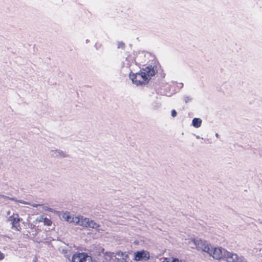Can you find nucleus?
I'll list each match as a JSON object with an SVG mask.
<instances>
[{
    "label": "nucleus",
    "instance_id": "obj_19",
    "mask_svg": "<svg viewBox=\"0 0 262 262\" xmlns=\"http://www.w3.org/2000/svg\"><path fill=\"white\" fill-rule=\"evenodd\" d=\"M117 47L118 49H124L125 48V45L123 42L119 41L117 43Z\"/></svg>",
    "mask_w": 262,
    "mask_h": 262
},
{
    "label": "nucleus",
    "instance_id": "obj_18",
    "mask_svg": "<svg viewBox=\"0 0 262 262\" xmlns=\"http://www.w3.org/2000/svg\"><path fill=\"white\" fill-rule=\"evenodd\" d=\"M52 222L51 221V220L47 217L46 218V219L45 220V221L43 222L44 225L48 226H51L52 225Z\"/></svg>",
    "mask_w": 262,
    "mask_h": 262
},
{
    "label": "nucleus",
    "instance_id": "obj_8",
    "mask_svg": "<svg viewBox=\"0 0 262 262\" xmlns=\"http://www.w3.org/2000/svg\"><path fill=\"white\" fill-rule=\"evenodd\" d=\"M208 253L210 256H212L213 258L219 259L224 255V249L222 250L220 248H213L211 246Z\"/></svg>",
    "mask_w": 262,
    "mask_h": 262
},
{
    "label": "nucleus",
    "instance_id": "obj_21",
    "mask_svg": "<svg viewBox=\"0 0 262 262\" xmlns=\"http://www.w3.org/2000/svg\"><path fill=\"white\" fill-rule=\"evenodd\" d=\"M184 100L186 103H187L188 102H190L191 101L192 99L189 96H186L184 97Z\"/></svg>",
    "mask_w": 262,
    "mask_h": 262
},
{
    "label": "nucleus",
    "instance_id": "obj_9",
    "mask_svg": "<svg viewBox=\"0 0 262 262\" xmlns=\"http://www.w3.org/2000/svg\"><path fill=\"white\" fill-rule=\"evenodd\" d=\"M134 255V260L136 261H146L148 260L150 257L149 253L148 251L145 250L137 251L135 253Z\"/></svg>",
    "mask_w": 262,
    "mask_h": 262
},
{
    "label": "nucleus",
    "instance_id": "obj_27",
    "mask_svg": "<svg viewBox=\"0 0 262 262\" xmlns=\"http://www.w3.org/2000/svg\"><path fill=\"white\" fill-rule=\"evenodd\" d=\"M178 84V86L181 88H182L183 86V84L182 83H180Z\"/></svg>",
    "mask_w": 262,
    "mask_h": 262
},
{
    "label": "nucleus",
    "instance_id": "obj_4",
    "mask_svg": "<svg viewBox=\"0 0 262 262\" xmlns=\"http://www.w3.org/2000/svg\"><path fill=\"white\" fill-rule=\"evenodd\" d=\"M122 65L124 67L129 68L131 71L135 70L137 65L135 60L134 55L126 54L125 59L122 61Z\"/></svg>",
    "mask_w": 262,
    "mask_h": 262
},
{
    "label": "nucleus",
    "instance_id": "obj_28",
    "mask_svg": "<svg viewBox=\"0 0 262 262\" xmlns=\"http://www.w3.org/2000/svg\"><path fill=\"white\" fill-rule=\"evenodd\" d=\"M7 214L8 215H9V216H10L11 215V212H10V211H8L7 212Z\"/></svg>",
    "mask_w": 262,
    "mask_h": 262
},
{
    "label": "nucleus",
    "instance_id": "obj_2",
    "mask_svg": "<svg viewBox=\"0 0 262 262\" xmlns=\"http://www.w3.org/2000/svg\"><path fill=\"white\" fill-rule=\"evenodd\" d=\"M189 244L191 248H196L198 250H201L207 253L211 246L206 241L200 239H192L189 242Z\"/></svg>",
    "mask_w": 262,
    "mask_h": 262
},
{
    "label": "nucleus",
    "instance_id": "obj_12",
    "mask_svg": "<svg viewBox=\"0 0 262 262\" xmlns=\"http://www.w3.org/2000/svg\"><path fill=\"white\" fill-rule=\"evenodd\" d=\"M62 218L68 222L75 224V219L77 218V216L71 215L69 212H65L62 214Z\"/></svg>",
    "mask_w": 262,
    "mask_h": 262
},
{
    "label": "nucleus",
    "instance_id": "obj_5",
    "mask_svg": "<svg viewBox=\"0 0 262 262\" xmlns=\"http://www.w3.org/2000/svg\"><path fill=\"white\" fill-rule=\"evenodd\" d=\"M99 252L103 253L104 260L103 262H120V258L117 257L116 253L111 252H104L103 248L99 250Z\"/></svg>",
    "mask_w": 262,
    "mask_h": 262
},
{
    "label": "nucleus",
    "instance_id": "obj_13",
    "mask_svg": "<svg viewBox=\"0 0 262 262\" xmlns=\"http://www.w3.org/2000/svg\"><path fill=\"white\" fill-rule=\"evenodd\" d=\"M116 254L117 255V257L120 258V262L126 261L128 258V254L126 252L117 251L116 252Z\"/></svg>",
    "mask_w": 262,
    "mask_h": 262
},
{
    "label": "nucleus",
    "instance_id": "obj_29",
    "mask_svg": "<svg viewBox=\"0 0 262 262\" xmlns=\"http://www.w3.org/2000/svg\"><path fill=\"white\" fill-rule=\"evenodd\" d=\"M144 56L146 57V56H150V54L149 53H146V54H144Z\"/></svg>",
    "mask_w": 262,
    "mask_h": 262
},
{
    "label": "nucleus",
    "instance_id": "obj_31",
    "mask_svg": "<svg viewBox=\"0 0 262 262\" xmlns=\"http://www.w3.org/2000/svg\"><path fill=\"white\" fill-rule=\"evenodd\" d=\"M215 136L217 138L219 137V135L217 134H216Z\"/></svg>",
    "mask_w": 262,
    "mask_h": 262
},
{
    "label": "nucleus",
    "instance_id": "obj_11",
    "mask_svg": "<svg viewBox=\"0 0 262 262\" xmlns=\"http://www.w3.org/2000/svg\"><path fill=\"white\" fill-rule=\"evenodd\" d=\"M50 154L54 158H62L68 157L66 152L58 149L51 150Z\"/></svg>",
    "mask_w": 262,
    "mask_h": 262
},
{
    "label": "nucleus",
    "instance_id": "obj_30",
    "mask_svg": "<svg viewBox=\"0 0 262 262\" xmlns=\"http://www.w3.org/2000/svg\"><path fill=\"white\" fill-rule=\"evenodd\" d=\"M196 138L197 139H200V136H196Z\"/></svg>",
    "mask_w": 262,
    "mask_h": 262
},
{
    "label": "nucleus",
    "instance_id": "obj_3",
    "mask_svg": "<svg viewBox=\"0 0 262 262\" xmlns=\"http://www.w3.org/2000/svg\"><path fill=\"white\" fill-rule=\"evenodd\" d=\"M224 256L227 262H247V259L242 255L228 252L224 249Z\"/></svg>",
    "mask_w": 262,
    "mask_h": 262
},
{
    "label": "nucleus",
    "instance_id": "obj_1",
    "mask_svg": "<svg viewBox=\"0 0 262 262\" xmlns=\"http://www.w3.org/2000/svg\"><path fill=\"white\" fill-rule=\"evenodd\" d=\"M157 72L156 69L151 65H149L143 68L140 72L129 74V78L133 83L137 85L145 84L148 83L151 77L155 75Z\"/></svg>",
    "mask_w": 262,
    "mask_h": 262
},
{
    "label": "nucleus",
    "instance_id": "obj_17",
    "mask_svg": "<svg viewBox=\"0 0 262 262\" xmlns=\"http://www.w3.org/2000/svg\"><path fill=\"white\" fill-rule=\"evenodd\" d=\"M46 217L44 215H41L39 216H38L35 220L36 223L38 222H44L45 220L46 219Z\"/></svg>",
    "mask_w": 262,
    "mask_h": 262
},
{
    "label": "nucleus",
    "instance_id": "obj_16",
    "mask_svg": "<svg viewBox=\"0 0 262 262\" xmlns=\"http://www.w3.org/2000/svg\"><path fill=\"white\" fill-rule=\"evenodd\" d=\"M99 225H98L96 222H95L93 221H90L89 223L88 227L94 228V229H97L99 227Z\"/></svg>",
    "mask_w": 262,
    "mask_h": 262
},
{
    "label": "nucleus",
    "instance_id": "obj_15",
    "mask_svg": "<svg viewBox=\"0 0 262 262\" xmlns=\"http://www.w3.org/2000/svg\"><path fill=\"white\" fill-rule=\"evenodd\" d=\"M0 196L2 198H3L8 199H9V200H11L15 201L16 202H19V203H20L21 204H27V205L30 204V203H29L28 202H26V201H25L24 200H18L17 201V200H15L14 198H9V197L5 196L4 195H0Z\"/></svg>",
    "mask_w": 262,
    "mask_h": 262
},
{
    "label": "nucleus",
    "instance_id": "obj_23",
    "mask_svg": "<svg viewBox=\"0 0 262 262\" xmlns=\"http://www.w3.org/2000/svg\"><path fill=\"white\" fill-rule=\"evenodd\" d=\"M31 206L33 207H40V206H42V205L41 204H31L30 203V204Z\"/></svg>",
    "mask_w": 262,
    "mask_h": 262
},
{
    "label": "nucleus",
    "instance_id": "obj_25",
    "mask_svg": "<svg viewBox=\"0 0 262 262\" xmlns=\"http://www.w3.org/2000/svg\"><path fill=\"white\" fill-rule=\"evenodd\" d=\"M4 255L3 253H2L1 252H0V260L4 258Z\"/></svg>",
    "mask_w": 262,
    "mask_h": 262
},
{
    "label": "nucleus",
    "instance_id": "obj_10",
    "mask_svg": "<svg viewBox=\"0 0 262 262\" xmlns=\"http://www.w3.org/2000/svg\"><path fill=\"white\" fill-rule=\"evenodd\" d=\"M89 219L81 216H78L75 219V224L88 227L89 223Z\"/></svg>",
    "mask_w": 262,
    "mask_h": 262
},
{
    "label": "nucleus",
    "instance_id": "obj_6",
    "mask_svg": "<svg viewBox=\"0 0 262 262\" xmlns=\"http://www.w3.org/2000/svg\"><path fill=\"white\" fill-rule=\"evenodd\" d=\"M71 262H92V258L85 253H76L72 256Z\"/></svg>",
    "mask_w": 262,
    "mask_h": 262
},
{
    "label": "nucleus",
    "instance_id": "obj_14",
    "mask_svg": "<svg viewBox=\"0 0 262 262\" xmlns=\"http://www.w3.org/2000/svg\"><path fill=\"white\" fill-rule=\"evenodd\" d=\"M202 122V120L200 118H195L192 120V124L194 127L199 128L201 126Z\"/></svg>",
    "mask_w": 262,
    "mask_h": 262
},
{
    "label": "nucleus",
    "instance_id": "obj_7",
    "mask_svg": "<svg viewBox=\"0 0 262 262\" xmlns=\"http://www.w3.org/2000/svg\"><path fill=\"white\" fill-rule=\"evenodd\" d=\"M7 220L11 222L12 225V228L17 231L20 230V221L21 219L19 217L18 214L13 213L12 215L7 217Z\"/></svg>",
    "mask_w": 262,
    "mask_h": 262
},
{
    "label": "nucleus",
    "instance_id": "obj_26",
    "mask_svg": "<svg viewBox=\"0 0 262 262\" xmlns=\"http://www.w3.org/2000/svg\"><path fill=\"white\" fill-rule=\"evenodd\" d=\"M163 262H170L169 258H166Z\"/></svg>",
    "mask_w": 262,
    "mask_h": 262
},
{
    "label": "nucleus",
    "instance_id": "obj_32",
    "mask_svg": "<svg viewBox=\"0 0 262 262\" xmlns=\"http://www.w3.org/2000/svg\"><path fill=\"white\" fill-rule=\"evenodd\" d=\"M65 256L68 257H69L68 255H66Z\"/></svg>",
    "mask_w": 262,
    "mask_h": 262
},
{
    "label": "nucleus",
    "instance_id": "obj_24",
    "mask_svg": "<svg viewBox=\"0 0 262 262\" xmlns=\"http://www.w3.org/2000/svg\"><path fill=\"white\" fill-rule=\"evenodd\" d=\"M41 207L45 210H49L50 209V208L47 206H43V205H42V206Z\"/></svg>",
    "mask_w": 262,
    "mask_h": 262
},
{
    "label": "nucleus",
    "instance_id": "obj_20",
    "mask_svg": "<svg viewBox=\"0 0 262 262\" xmlns=\"http://www.w3.org/2000/svg\"><path fill=\"white\" fill-rule=\"evenodd\" d=\"M169 259L170 260V262H185V261H183L182 260H180L177 258L170 257V258H169Z\"/></svg>",
    "mask_w": 262,
    "mask_h": 262
},
{
    "label": "nucleus",
    "instance_id": "obj_22",
    "mask_svg": "<svg viewBox=\"0 0 262 262\" xmlns=\"http://www.w3.org/2000/svg\"><path fill=\"white\" fill-rule=\"evenodd\" d=\"M177 112L174 110H172L171 111V116L173 117H175L177 116Z\"/></svg>",
    "mask_w": 262,
    "mask_h": 262
}]
</instances>
